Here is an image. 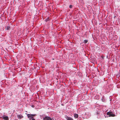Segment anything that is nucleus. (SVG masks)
Wrapping results in <instances>:
<instances>
[{
	"label": "nucleus",
	"mask_w": 120,
	"mask_h": 120,
	"mask_svg": "<svg viewBox=\"0 0 120 120\" xmlns=\"http://www.w3.org/2000/svg\"><path fill=\"white\" fill-rule=\"evenodd\" d=\"M107 115H109V116L110 117H114L115 116V114H113L112 112H107Z\"/></svg>",
	"instance_id": "nucleus-2"
},
{
	"label": "nucleus",
	"mask_w": 120,
	"mask_h": 120,
	"mask_svg": "<svg viewBox=\"0 0 120 120\" xmlns=\"http://www.w3.org/2000/svg\"><path fill=\"white\" fill-rule=\"evenodd\" d=\"M10 28V27L9 26H7V28H6V29H7V30H9Z\"/></svg>",
	"instance_id": "nucleus-8"
},
{
	"label": "nucleus",
	"mask_w": 120,
	"mask_h": 120,
	"mask_svg": "<svg viewBox=\"0 0 120 120\" xmlns=\"http://www.w3.org/2000/svg\"><path fill=\"white\" fill-rule=\"evenodd\" d=\"M0 48H1V49H2V47H1Z\"/></svg>",
	"instance_id": "nucleus-13"
},
{
	"label": "nucleus",
	"mask_w": 120,
	"mask_h": 120,
	"mask_svg": "<svg viewBox=\"0 0 120 120\" xmlns=\"http://www.w3.org/2000/svg\"><path fill=\"white\" fill-rule=\"evenodd\" d=\"M66 118L67 120H73L72 118L68 116H67Z\"/></svg>",
	"instance_id": "nucleus-5"
},
{
	"label": "nucleus",
	"mask_w": 120,
	"mask_h": 120,
	"mask_svg": "<svg viewBox=\"0 0 120 120\" xmlns=\"http://www.w3.org/2000/svg\"><path fill=\"white\" fill-rule=\"evenodd\" d=\"M74 116L75 118H77L78 117V115L77 114H75L74 115Z\"/></svg>",
	"instance_id": "nucleus-7"
},
{
	"label": "nucleus",
	"mask_w": 120,
	"mask_h": 120,
	"mask_svg": "<svg viewBox=\"0 0 120 120\" xmlns=\"http://www.w3.org/2000/svg\"><path fill=\"white\" fill-rule=\"evenodd\" d=\"M28 117L30 120H35L33 118V117L36 115L35 114H27Z\"/></svg>",
	"instance_id": "nucleus-1"
},
{
	"label": "nucleus",
	"mask_w": 120,
	"mask_h": 120,
	"mask_svg": "<svg viewBox=\"0 0 120 120\" xmlns=\"http://www.w3.org/2000/svg\"><path fill=\"white\" fill-rule=\"evenodd\" d=\"M88 40H84V42L85 43H87L88 42Z\"/></svg>",
	"instance_id": "nucleus-9"
},
{
	"label": "nucleus",
	"mask_w": 120,
	"mask_h": 120,
	"mask_svg": "<svg viewBox=\"0 0 120 120\" xmlns=\"http://www.w3.org/2000/svg\"><path fill=\"white\" fill-rule=\"evenodd\" d=\"M5 120H9V118L8 116H4L2 117Z\"/></svg>",
	"instance_id": "nucleus-4"
},
{
	"label": "nucleus",
	"mask_w": 120,
	"mask_h": 120,
	"mask_svg": "<svg viewBox=\"0 0 120 120\" xmlns=\"http://www.w3.org/2000/svg\"><path fill=\"white\" fill-rule=\"evenodd\" d=\"M23 116L22 115H18V118H19V119H21L23 117Z\"/></svg>",
	"instance_id": "nucleus-6"
},
{
	"label": "nucleus",
	"mask_w": 120,
	"mask_h": 120,
	"mask_svg": "<svg viewBox=\"0 0 120 120\" xmlns=\"http://www.w3.org/2000/svg\"><path fill=\"white\" fill-rule=\"evenodd\" d=\"M72 5H70V6H69V8H72Z\"/></svg>",
	"instance_id": "nucleus-11"
},
{
	"label": "nucleus",
	"mask_w": 120,
	"mask_h": 120,
	"mask_svg": "<svg viewBox=\"0 0 120 120\" xmlns=\"http://www.w3.org/2000/svg\"><path fill=\"white\" fill-rule=\"evenodd\" d=\"M13 46H13V45H12L11 46H10L9 47H12V46L13 47V48H15V47H16V45H13Z\"/></svg>",
	"instance_id": "nucleus-10"
},
{
	"label": "nucleus",
	"mask_w": 120,
	"mask_h": 120,
	"mask_svg": "<svg viewBox=\"0 0 120 120\" xmlns=\"http://www.w3.org/2000/svg\"><path fill=\"white\" fill-rule=\"evenodd\" d=\"M52 118H51L50 117L48 116H45L43 118L44 120H53Z\"/></svg>",
	"instance_id": "nucleus-3"
},
{
	"label": "nucleus",
	"mask_w": 120,
	"mask_h": 120,
	"mask_svg": "<svg viewBox=\"0 0 120 120\" xmlns=\"http://www.w3.org/2000/svg\"><path fill=\"white\" fill-rule=\"evenodd\" d=\"M101 57L103 59H104V56H101Z\"/></svg>",
	"instance_id": "nucleus-12"
}]
</instances>
